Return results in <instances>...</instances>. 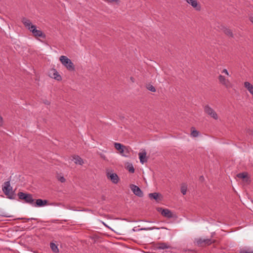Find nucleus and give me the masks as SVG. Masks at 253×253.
<instances>
[{"instance_id": "f257e3e1", "label": "nucleus", "mask_w": 253, "mask_h": 253, "mask_svg": "<svg viewBox=\"0 0 253 253\" xmlns=\"http://www.w3.org/2000/svg\"><path fill=\"white\" fill-rule=\"evenodd\" d=\"M21 22L24 25V26L29 30L35 38H42L45 39V35L40 30L37 29V26L33 25L31 20L25 18L23 17L21 19Z\"/></svg>"}, {"instance_id": "f03ea898", "label": "nucleus", "mask_w": 253, "mask_h": 253, "mask_svg": "<svg viewBox=\"0 0 253 253\" xmlns=\"http://www.w3.org/2000/svg\"><path fill=\"white\" fill-rule=\"evenodd\" d=\"M2 190L4 194L9 199H15V191L12 190V187L10 185V180L4 183L2 186Z\"/></svg>"}, {"instance_id": "7ed1b4c3", "label": "nucleus", "mask_w": 253, "mask_h": 253, "mask_svg": "<svg viewBox=\"0 0 253 253\" xmlns=\"http://www.w3.org/2000/svg\"><path fill=\"white\" fill-rule=\"evenodd\" d=\"M60 61L69 71H75V66L71 60L65 56L62 55L60 57Z\"/></svg>"}, {"instance_id": "20e7f679", "label": "nucleus", "mask_w": 253, "mask_h": 253, "mask_svg": "<svg viewBox=\"0 0 253 253\" xmlns=\"http://www.w3.org/2000/svg\"><path fill=\"white\" fill-rule=\"evenodd\" d=\"M114 147L118 151H119V153L122 156L125 157L128 156L129 152L128 147L121 143L117 142L114 143Z\"/></svg>"}, {"instance_id": "39448f33", "label": "nucleus", "mask_w": 253, "mask_h": 253, "mask_svg": "<svg viewBox=\"0 0 253 253\" xmlns=\"http://www.w3.org/2000/svg\"><path fill=\"white\" fill-rule=\"evenodd\" d=\"M18 196L20 200H24L27 203L30 205L34 204V199L32 194L20 192L18 193Z\"/></svg>"}, {"instance_id": "423d86ee", "label": "nucleus", "mask_w": 253, "mask_h": 253, "mask_svg": "<svg viewBox=\"0 0 253 253\" xmlns=\"http://www.w3.org/2000/svg\"><path fill=\"white\" fill-rule=\"evenodd\" d=\"M214 242V240L212 241L211 239H203L202 238H198L196 239V245L201 247H203L205 246H209Z\"/></svg>"}, {"instance_id": "0eeeda50", "label": "nucleus", "mask_w": 253, "mask_h": 253, "mask_svg": "<svg viewBox=\"0 0 253 253\" xmlns=\"http://www.w3.org/2000/svg\"><path fill=\"white\" fill-rule=\"evenodd\" d=\"M204 110L205 113L210 116L211 118L214 120H217L218 118V115L216 112L209 105L204 106Z\"/></svg>"}, {"instance_id": "6e6552de", "label": "nucleus", "mask_w": 253, "mask_h": 253, "mask_svg": "<svg viewBox=\"0 0 253 253\" xmlns=\"http://www.w3.org/2000/svg\"><path fill=\"white\" fill-rule=\"evenodd\" d=\"M218 78L219 83L224 85L227 88H230L232 87L230 81L228 79H226L223 76L220 75Z\"/></svg>"}, {"instance_id": "1a4fd4ad", "label": "nucleus", "mask_w": 253, "mask_h": 253, "mask_svg": "<svg viewBox=\"0 0 253 253\" xmlns=\"http://www.w3.org/2000/svg\"><path fill=\"white\" fill-rule=\"evenodd\" d=\"M157 211L161 212L162 215L166 217L170 218L173 217L172 213L169 209H163L162 208H157Z\"/></svg>"}, {"instance_id": "9d476101", "label": "nucleus", "mask_w": 253, "mask_h": 253, "mask_svg": "<svg viewBox=\"0 0 253 253\" xmlns=\"http://www.w3.org/2000/svg\"><path fill=\"white\" fill-rule=\"evenodd\" d=\"M130 188L131 189L134 194H135V195L139 197H143V192L142 190L140 189V188L134 184H131L130 185Z\"/></svg>"}, {"instance_id": "9b49d317", "label": "nucleus", "mask_w": 253, "mask_h": 253, "mask_svg": "<svg viewBox=\"0 0 253 253\" xmlns=\"http://www.w3.org/2000/svg\"><path fill=\"white\" fill-rule=\"evenodd\" d=\"M107 176L114 184H117L119 181V178L115 173L108 172Z\"/></svg>"}, {"instance_id": "f8f14e48", "label": "nucleus", "mask_w": 253, "mask_h": 253, "mask_svg": "<svg viewBox=\"0 0 253 253\" xmlns=\"http://www.w3.org/2000/svg\"><path fill=\"white\" fill-rule=\"evenodd\" d=\"M189 4L191 5L193 8H195L196 10H200L201 6L198 3L197 0H184Z\"/></svg>"}, {"instance_id": "ddd939ff", "label": "nucleus", "mask_w": 253, "mask_h": 253, "mask_svg": "<svg viewBox=\"0 0 253 253\" xmlns=\"http://www.w3.org/2000/svg\"><path fill=\"white\" fill-rule=\"evenodd\" d=\"M48 201L46 200L37 199L36 202H34V204L32 205L34 207H41L47 205Z\"/></svg>"}, {"instance_id": "4468645a", "label": "nucleus", "mask_w": 253, "mask_h": 253, "mask_svg": "<svg viewBox=\"0 0 253 253\" xmlns=\"http://www.w3.org/2000/svg\"><path fill=\"white\" fill-rule=\"evenodd\" d=\"M149 197L151 199H154L157 202H159L162 200V196L161 194H159L158 193H150L149 194Z\"/></svg>"}, {"instance_id": "2eb2a0df", "label": "nucleus", "mask_w": 253, "mask_h": 253, "mask_svg": "<svg viewBox=\"0 0 253 253\" xmlns=\"http://www.w3.org/2000/svg\"><path fill=\"white\" fill-rule=\"evenodd\" d=\"M221 30L226 35H227L230 37L233 38V37H234L232 31L230 29H229L224 26H221Z\"/></svg>"}, {"instance_id": "dca6fc26", "label": "nucleus", "mask_w": 253, "mask_h": 253, "mask_svg": "<svg viewBox=\"0 0 253 253\" xmlns=\"http://www.w3.org/2000/svg\"><path fill=\"white\" fill-rule=\"evenodd\" d=\"M140 162L141 164H143L144 163L147 162L146 159V152L145 150H143L142 152H140L138 154Z\"/></svg>"}, {"instance_id": "f3484780", "label": "nucleus", "mask_w": 253, "mask_h": 253, "mask_svg": "<svg viewBox=\"0 0 253 253\" xmlns=\"http://www.w3.org/2000/svg\"><path fill=\"white\" fill-rule=\"evenodd\" d=\"M51 71L53 73L52 76H51V78L58 81H60L62 80L61 76L58 74V72L55 69H52Z\"/></svg>"}, {"instance_id": "a211bd4d", "label": "nucleus", "mask_w": 253, "mask_h": 253, "mask_svg": "<svg viewBox=\"0 0 253 253\" xmlns=\"http://www.w3.org/2000/svg\"><path fill=\"white\" fill-rule=\"evenodd\" d=\"M157 247L158 249L160 250L168 249L170 248V247L166 243H159L157 244Z\"/></svg>"}, {"instance_id": "6ab92c4d", "label": "nucleus", "mask_w": 253, "mask_h": 253, "mask_svg": "<svg viewBox=\"0 0 253 253\" xmlns=\"http://www.w3.org/2000/svg\"><path fill=\"white\" fill-rule=\"evenodd\" d=\"M237 177L241 179H245L246 181H248L249 180L247 172L239 173L237 174Z\"/></svg>"}, {"instance_id": "aec40b11", "label": "nucleus", "mask_w": 253, "mask_h": 253, "mask_svg": "<svg viewBox=\"0 0 253 253\" xmlns=\"http://www.w3.org/2000/svg\"><path fill=\"white\" fill-rule=\"evenodd\" d=\"M73 159L75 160V163L76 164L82 165L84 163L83 159L79 156H74Z\"/></svg>"}, {"instance_id": "412c9836", "label": "nucleus", "mask_w": 253, "mask_h": 253, "mask_svg": "<svg viewBox=\"0 0 253 253\" xmlns=\"http://www.w3.org/2000/svg\"><path fill=\"white\" fill-rule=\"evenodd\" d=\"M50 248L51 249L52 251L54 253H57L59 252V250L57 247V246L54 243H51L50 244Z\"/></svg>"}, {"instance_id": "4be33fe9", "label": "nucleus", "mask_w": 253, "mask_h": 253, "mask_svg": "<svg viewBox=\"0 0 253 253\" xmlns=\"http://www.w3.org/2000/svg\"><path fill=\"white\" fill-rule=\"evenodd\" d=\"M126 169L130 172L134 173V169L132 164L128 163L126 166Z\"/></svg>"}, {"instance_id": "5701e85b", "label": "nucleus", "mask_w": 253, "mask_h": 253, "mask_svg": "<svg viewBox=\"0 0 253 253\" xmlns=\"http://www.w3.org/2000/svg\"><path fill=\"white\" fill-rule=\"evenodd\" d=\"M187 192V186L185 184H182L181 186V192L183 195L186 194Z\"/></svg>"}, {"instance_id": "b1692460", "label": "nucleus", "mask_w": 253, "mask_h": 253, "mask_svg": "<svg viewBox=\"0 0 253 253\" xmlns=\"http://www.w3.org/2000/svg\"><path fill=\"white\" fill-rule=\"evenodd\" d=\"M239 253H253V251H250L249 250L241 249L239 251Z\"/></svg>"}, {"instance_id": "393cba45", "label": "nucleus", "mask_w": 253, "mask_h": 253, "mask_svg": "<svg viewBox=\"0 0 253 253\" xmlns=\"http://www.w3.org/2000/svg\"><path fill=\"white\" fill-rule=\"evenodd\" d=\"M199 134V132L198 131H197L196 130H195V129H193L191 131V135L193 137H195L198 136Z\"/></svg>"}, {"instance_id": "a878e982", "label": "nucleus", "mask_w": 253, "mask_h": 253, "mask_svg": "<svg viewBox=\"0 0 253 253\" xmlns=\"http://www.w3.org/2000/svg\"><path fill=\"white\" fill-rule=\"evenodd\" d=\"M147 88L149 90H150V91H151L152 92H156V90L155 88L154 87V86H153L151 84L148 85V86H147Z\"/></svg>"}, {"instance_id": "bb28decb", "label": "nucleus", "mask_w": 253, "mask_h": 253, "mask_svg": "<svg viewBox=\"0 0 253 253\" xmlns=\"http://www.w3.org/2000/svg\"><path fill=\"white\" fill-rule=\"evenodd\" d=\"M108 2H115L117 4H119L120 2V0H105Z\"/></svg>"}, {"instance_id": "cd10ccee", "label": "nucleus", "mask_w": 253, "mask_h": 253, "mask_svg": "<svg viewBox=\"0 0 253 253\" xmlns=\"http://www.w3.org/2000/svg\"><path fill=\"white\" fill-rule=\"evenodd\" d=\"M58 179L62 183L64 182L66 180L65 178L63 176H59L58 177Z\"/></svg>"}, {"instance_id": "c85d7f7f", "label": "nucleus", "mask_w": 253, "mask_h": 253, "mask_svg": "<svg viewBox=\"0 0 253 253\" xmlns=\"http://www.w3.org/2000/svg\"><path fill=\"white\" fill-rule=\"evenodd\" d=\"M159 229L158 228H157V227H151V228H141L140 229V230H153V229Z\"/></svg>"}, {"instance_id": "c756f323", "label": "nucleus", "mask_w": 253, "mask_h": 253, "mask_svg": "<svg viewBox=\"0 0 253 253\" xmlns=\"http://www.w3.org/2000/svg\"><path fill=\"white\" fill-rule=\"evenodd\" d=\"M222 72V73H224L225 74H226V75H227V76H229V73H228V72L227 70V69H224L222 71V72Z\"/></svg>"}, {"instance_id": "7c9ffc66", "label": "nucleus", "mask_w": 253, "mask_h": 253, "mask_svg": "<svg viewBox=\"0 0 253 253\" xmlns=\"http://www.w3.org/2000/svg\"><path fill=\"white\" fill-rule=\"evenodd\" d=\"M249 20L253 24V14L249 17Z\"/></svg>"}, {"instance_id": "2f4dec72", "label": "nucleus", "mask_w": 253, "mask_h": 253, "mask_svg": "<svg viewBox=\"0 0 253 253\" xmlns=\"http://www.w3.org/2000/svg\"><path fill=\"white\" fill-rule=\"evenodd\" d=\"M3 123V119L2 118L0 115V126H2Z\"/></svg>"}, {"instance_id": "473e14b6", "label": "nucleus", "mask_w": 253, "mask_h": 253, "mask_svg": "<svg viewBox=\"0 0 253 253\" xmlns=\"http://www.w3.org/2000/svg\"><path fill=\"white\" fill-rule=\"evenodd\" d=\"M44 104H47V105H49V104H50V102L47 100H45L44 102Z\"/></svg>"}, {"instance_id": "72a5a7b5", "label": "nucleus", "mask_w": 253, "mask_h": 253, "mask_svg": "<svg viewBox=\"0 0 253 253\" xmlns=\"http://www.w3.org/2000/svg\"><path fill=\"white\" fill-rule=\"evenodd\" d=\"M25 219H26V221H29V220H32V219L35 220V218H25Z\"/></svg>"}, {"instance_id": "f704fd0d", "label": "nucleus", "mask_w": 253, "mask_h": 253, "mask_svg": "<svg viewBox=\"0 0 253 253\" xmlns=\"http://www.w3.org/2000/svg\"><path fill=\"white\" fill-rule=\"evenodd\" d=\"M101 157L103 158L104 159H105V156L104 155H101Z\"/></svg>"}, {"instance_id": "c9c22d12", "label": "nucleus", "mask_w": 253, "mask_h": 253, "mask_svg": "<svg viewBox=\"0 0 253 253\" xmlns=\"http://www.w3.org/2000/svg\"><path fill=\"white\" fill-rule=\"evenodd\" d=\"M3 216H4V217H10V215H4Z\"/></svg>"}, {"instance_id": "e433bc0d", "label": "nucleus", "mask_w": 253, "mask_h": 253, "mask_svg": "<svg viewBox=\"0 0 253 253\" xmlns=\"http://www.w3.org/2000/svg\"><path fill=\"white\" fill-rule=\"evenodd\" d=\"M130 79H131V80L133 82H134V81H133V78L132 77H131V78H130Z\"/></svg>"}]
</instances>
